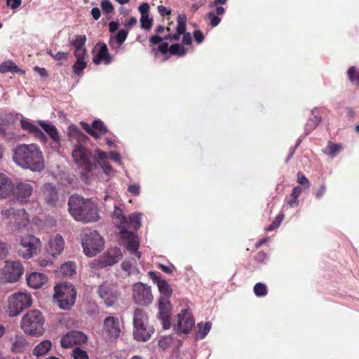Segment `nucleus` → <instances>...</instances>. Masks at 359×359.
Segmentation results:
<instances>
[{"mask_svg": "<svg viewBox=\"0 0 359 359\" xmlns=\"http://www.w3.org/2000/svg\"><path fill=\"white\" fill-rule=\"evenodd\" d=\"M14 162L22 168L32 171H41L44 168L42 151L36 144H21L13 151Z\"/></svg>", "mask_w": 359, "mask_h": 359, "instance_id": "obj_1", "label": "nucleus"}, {"mask_svg": "<svg viewBox=\"0 0 359 359\" xmlns=\"http://www.w3.org/2000/svg\"><path fill=\"white\" fill-rule=\"evenodd\" d=\"M69 212L73 218L84 223L94 222L99 219L97 205L89 199L79 195H72L68 201Z\"/></svg>", "mask_w": 359, "mask_h": 359, "instance_id": "obj_2", "label": "nucleus"}, {"mask_svg": "<svg viewBox=\"0 0 359 359\" xmlns=\"http://www.w3.org/2000/svg\"><path fill=\"white\" fill-rule=\"evenodd\" d=\"M112 219L114 223L121 229V244L130 252L131 255L139 259L141 257V252L138 251L140 245L138 238L135 233L127 231L128 220L123 210L118 207L114 208Z\"/></svg>", "mask_w": 359, "mask_h": 359, "instance_id": "obj_3", "label": "nucleus"}, {"mask_svg": "<svg viewBox=\"0 0 359 359\" xmlns=\"http://www.w3.org/2000/svg\"><path fill=\"white\" fill-rule=\"evenodd\" d=\"M158 292L161 294L158 301V320L163 329L167 330L171 327L172 309L169 298L172 294L173 291L170 285L165 280L161 279L159 276Z\"/></svg>", "mask_w": 359, "mask_h": 359, "instance_id": "obj_4", "label": "nucleus"}, {"mask_svg": "<svg viewBox=\"0 0 359 359\" xmlns=\"http://www.w3.org/2000/svg\"><path fill=\"white\" fill-rule=\"evenodd\" d=\"M72 157L75 164L82 170L81 175L86 178L93 169H97L95 162L97 157H95V152L93 154L91 150L81 144L74 145Z\"/></svg>", "mask_w": 359, "mask_h": 359, "instance_id": "obj_5", "label": "nucleus"}, {"mask_svg": "<svg viewBox=\"0 0 359 359\" xmlns=\"http://www.w3.org/2000/svg\"><path fill=\"white\" fill-rule=\"evenodd\" d=\"M44 319L42 313L36 309L29 311L21 320V328L32 337H38L43 332Z\"/></svg>", "mask_w": 359, "mask_h": 359, "instance_id": "obj_6", "label": "nucleus"}, {"mask_svg": "<svg viewBox=\"0 0 359 359\" xmlns=\"http://www.w3.org/2000/svg\"><path fill=\"white\" fill-rule=\"evenodd\" d=\"M32 301V295L28 292H15L8 297L6 313L10 317H15L30 307Z\"/></svg>", "mask_w": 359, "mask_h": 359, "instance_id": "obj_7", "label": "nucleus"}, {"mask_svg": "<svg viewBox=\"0 0 359 359\" xmlns=\"http://www.w3.org/2000/svg\"><path fill=\"white\" fill-rule=\"evenodd\" d=\"M54 298L62 309H69L75 303L76 292L72 284L62 283L54 287Z\"/></svg>", "mask_w": 359, "mask_h": 359, "instance_id": "obj_8", "label": "nucleus"}, {"mask_svg": "<svg viewBox=\"0 0 359 359\" xmlns=\"http://www.w3.org/2000/svg\"><path fill=\"white\" fill-rule=\"evenodd\" d=\"M81 244L84 253L88 257H93L102 250L104 242L100 233L93 230L84 233Z\"/></svg>", "mask_w": 359, "mask_h": 359, "instance_id": "obj_9", "label": "nucleus"}, {"mask_svg": "<svg viewBox=\"0 0 359 359\" xmlns=\"http://www.w3.org/2000/svg\"><path fill=\"white\" fill-rule=\"evenodd\" d=\"M33 191L34 187L30 182L27 181L19 182L12 184L11 196L13 197V201L20 205H24L29 202Z\"/></svg>", "mask_w": 359, "mask_h": 359, "instance_id": "obj_10", "label": "nucleus"}, {"mask_svg": "<svg viewBox=\"0 0 359 359\" xmlns=\"http://www.w3.org/2000/svg\"><path fill=\"white\" fill-rule=\"evenodd\" d=\"M23 271V266L20 261H6L0 270V278L8 283H15L22 276Z\"/></svg>", "mask_w": 359, "mask_h": 359, "instance_id": "obj_11", "label": "nucleus"}, {"mask_svg": "<svg viewBox=\"0 0 359 359\" xmlns=\"http://www.w3.org/2000/svg\"><path fill=\"white\" fill-rule=\"evenodd\" d=\"M40 241L33 235H25L20 239V246L18 252L20 257L25 259H29L36 253Z\"/></svg>", "mask_w": 359, "mask_h": 359, "instance_id": "obj_12", "label": "nucleus"}, {"mask_svg": "<svg viewBox=\"0 0 359 359\" xmlns=\"http://www.w3.org/2000/svg\"><path fill=\"white\" fill-rule=\"evenodd\" d=\"M133 299L135 304L147 306L153 300L151 290L149 286L141 282L133 285Z\"/></svg>", "mask_w": 359, "mask_h": 359, "instance_id": "obj_13", "label": "nucleus"}, {"mask_svg": "<svg viewBox=\"0 0 359 359\" xmlns=\"http://www.w3.org/2000/svg\"><path fill=\"white\" fill-rule=\"evenodd\" d=\"M122 257L120 248H111L98 259L93 261V265L97 269H103L117 263Z\"/></svg>", "mask_w": 359, "mask_h": 359, "instance_id": "obj_14", "label": "nucleus"}, {"mask_svg": "<svg viewBox=\"0 0 359 359\" xmlns=\"http://www.w3.org/2000/svg\"><path fill=\"white\" fill-rule=\"evenodd\" d=\"M194 325V320L189 309H182L177 315V323L174 330L177 334H188Z\"/></svg>", "mask_w": 359, "mask_h": 359, "instance_id": "obj_15", "label": "nucleus"}, {"mask_svg": "<svg viewBox=\"0 0 359 359\" xmlns=\"http://www.w3.org/2000/svg\"><path fill=\"white\" fill-rule=\"evenodd\" d=\"M98 294L108 306L114 305L120 297L117 285L106 283L100 286Z\"/></svg>", "mask_w": 359, "mask_h": 359, "instance_id": "obj_16", "label": "nucleus"}, {"mask_svg": "<svg viewBox=\"0 0 359 359\" xmlns=\"http://www.w3.org/2000/svg\"><path fill=\"white\" fill-rule=\"evenodd\" d=\"M102 331L108 339H116L121 333L118 318L113 316L107 317L104 320Z\"/></svg>", "mask_w": 359, "mask_h": 359, "instance_id": "obj_17", "label": "nucleus"}, {"mask_svg": "<svg viewBox=\"0 0 359 359\" xmlns=\"http://www.w3.org/2000/svg\"><path fill=\"white\" fill-rule=\"evenodd\" d=\"M1 215L4 219L13 218L18 225H25L27 221V213L25 209H15L13 207L4 208L1 211Z\"/></svg>", "mask_w": 359, "mask_h": 359, "instance_id": "obj_18", "label": "nucleus"}, {"mask_svg": "<svg viewBox=\"0 0 359 359\" xmlns=\"http://www.w3.org/2000/svg\"><path fill=\"white\" fill-rule=\"evenodd\" d=\"M80 124L87 133L95 139L100 138L108 132L104 122L100 119L94 121L91 126L83 121H81Z\"/></svg>", "mask_w": 359, "mask_h": 359, "instance_id": "obj_19", "label": "nucleus"}, {"mask_svg": "<svg viewBox=\"0 0 359 359\" xmlns=\"http://www.w3.org/2000/svg\"><path fill=\"white\" fill-rule=\"evenodd\" d=\"M87 341V336L79 331H72L64 335L60 341L63 348H70L76 344H81Z\"/></svg>", "mask_w": 359, "mask_h": 359, "instance_id": "obj_20", "label": "nucleus"}, {"mask_svg": "<svg viewBox=\"0 0 359 359\" xmlns=\"http://www.w3.org/2000/svg\"><path fill=\"white\" fill-rule=\"evenodd\" d=\"M158 51L163 53H169L171 55L178 56H184L187 53V50L182 45L172 44L168 46V43L162 41L160 36H158Z\"/></svg>", "mask_w": 359, "mask_h": 359, "instance_id": "obj_21", "label": "nucleus"}, {"mask_svg": "<svg viewBox=\"0 0 359 359\" xmlns=\"http://www.w3.org/2000/svg\"><path fill=\"white\" fill-rule=\"evenodd\" d=\"M95 157H97L95 162L97 168H102L103 172L107 175H110L114 172L112 166L107 161L108 155L106 152L100 149H96Z\"/></svg>", "mask_w": 359, "mask_h": 359, "instance_id": "obj_22", "label": "nucleus"}, {"mask_svg": "<svg viewBox=\"0 0 359 359\" xmlns=\"http://www.w3.org/2000/svg\"><path fill=\"white\" fill-rule=\"evenodd\" d=\"M154 329L149 324L134 326L133 336L139 341H146L154 333Z\"/></svg>", "mask_w": 359, "mask_h": 359, "instance_id": "obj_23", "label": "nucleus"}, {"mask_svg": "<svg viewBox=\"0 0 359 359\" xmlns=\"http://www.w3.org/2000/svg\"><path fill=\"white\" fill-rule=\"evenodd\" d=\"M97 46L99 47V50L94 55L93 62L95 65H99L101 62H104L106 65L110 64L112 61V57L109 53L107 45L104 43H98Z\"/></svg>", "mask_w": 359, "mask_h": 359, "instance_id": "obj_24", "label": "nucleus"}, {"mask_svg": "<svg viewBox=\"0 0 359 359\" xmlns=\"http://www.w3.org/2000/svg\"><path fill=\"white\" fill-rule=\"evenodd\" d=\"M48 246V252L50 255L53 257L60 255L64 250L65 241L63 238L57 234L49 241Z\"/></svg>", "mask_w": 359, "mask_h": 359, "instance_id": "obj_25", "label": "nucleus"}, {"mask_svg": "<svg viewBox=\"0 0 359 359\" xmlns=\"http://www.w3.org/2000/svg\"><path fill=\"white\" fill-rule=\"evenodd\" d=\"M12 180L6 174L0 172V199L9 197L12 192Z\"/></svg>", "mask_w": 359, "mask_h": 359, "instance_id": "obj_26", "label": "nucleus"}, {"mask_svg": "<svg viewBox=\"0 0 359 359\" xmlns=\"http://www.w3.org/2000/svg\"><path fill=\"white\" fill-rule=\"evenodd\" d=\"M149 5L147 3H143L139 6L141 27L146 30H150L153 25V20L149 16Z\"/></svg>", "mask_w": 359, "mask_h": 359, "instance_id": "obj_27", "label": "nucleus"}, {"mask_svg": "<svg viewBox=\"0 0 359 359\" xmlns=\"http://www.w3.org/2000/svg\"><path fill=\"white\" fill-rule=\"evenodd\" d=\"M26 280L30 287L38 289L47 281V277L43 273L33 272L27 276Z\"/></svg>", "mask_w": 359, "mask_h": 359, "instance_id": "obj_28", "label": "nucleus"}, {"mask_svg": "<svg viewBox=\"0 0 359 359\" xmlns=\"http://www.w3.org/2000/svg\"><path fill=\"white\" fill-rule=\"evenodd\" d=\"M43 196L48 204L55 205L58 200L56 187L50 183L45 184L43 187Z\"/></svg>", "mask_w": 359, "mask_h": 359, "instance_id": "obj_29", "label": "nucleus"}, {"mask_svg": "<svg viewBox=\"0 0 359 359\" xmlns=\"http://www.w3.org/2000/svg\"><path fill=\"white\" fill-rule=\"evenodd\" d=\"M20 125L24 130L28 131L29 133L34 135L35 137L43 140L46 137L43 131L36 125L33 124L27 119H22Z\"/></svg>", "mask_w": 359, "mask_h": 359, "instance_id": "obj_30", "label": "nucleus"}, {"mask_svg": "<svg viewBox=\"0 0 359 359\" xmlns=\"http://www.w3.org/2000/svg\"><path fill=\"white\" fill-rule=\"evenodd\" d=\"M12 341L11 350L13 353H22L29 346L27 339L22 335H16Z\"/></svg>", "mask_w": 359, "mask_h": 359, "instance_id": "obj_31", "label": "nucleus"}, {"mask_svg": "<svg viewBox=\"0 0 359 359\" xmlns=\"http://www.w3.org/2000/svg\"><path fill=\"white\" fill-rule=\"evenodd\" d=\"M39 125L55 143H60V138L57 130L54 125L48 124L43 121H39Z\"/></svg>", "mask_w": 359, "mask_h": 359, "instance_id": "obj_32", "label": "nucleus"}, {"mask_svg": "<svg viewBox=\"0 0 359 359\" xmlns=\"http://www.w3.org/2000/svg\"><path fill=\"white\" fill-rule=\"evenodd\" d=\"M52 344L49 340H45L39 343L33 350V355L37 357L47 353L50 349Z\"/></svg>", "mask_w": 359, "mask_h": 359, "instance_id": "obj_33", "label": "nucleus"}, {"mask_svg": "<svg viewBox=\"0 0 359 359\" xmlns=\"http://www.w3.org/2000/svg\"><path fill=\"white\" fill-rule=\"evenodd\" d=\"M148 323V318L144 311L141 309H136L133 313V325L138 326Z\"/></svg>", "mask_w": 359, "mask_h": 359, "instance_id": "obj_34", "label": "nucleus"}, {"mask_svg": "<svg viewBox=\"0 0 359 359\" xmlns=\"http://www.w3.org/2000/svg\"><path fill=\"white\" fill-rule=\"evenodd\" d=\"M20 68L11 60L4 62L0 65V72H19Z\"/></svg>", "mask_w": 359, "mask_h": 359, "instance_id": "obj_35", "label": "nucleus"}, {"mask_svg": "<svg viewBox=\"0 0 359 359\" xmlns=\"http://www.w3.org/2000/svg\"><path fill=\"white\" fill-rule=\"evenodd\" d=\"M212 324L210 322L205 323H199L198 324L197 337L200 339H203L211 329Z\"/></svg>", "mask_w": 359, "mask_h": 359, "instance_id": "obj_36", "label": "nucleus"}, {"mask_svg": "<svg viewBox=\"0 0 359 359\" xmlns=\"http://www.w3.org/2000/svg\"><path fill=\"white\" fill-rule=\"evenodd\" d=\"M60 272L68 277L72 276L75 273V264L73 262L65 263L60 266Z\"/></svg>", "mask_w": 359, "mask_h": 359, "instance_id": "obj_37", "label": "nucleus"}, {"mask_svg": "<svg viewBox=\"0 0 359 359\" xmlns=\"http://www.w3.org/2000/svg\"><path fill=\"white\" fill-rule=\"evenodd\" d=\"M87 67L86 60H76L72 66L73 72L75 75L81 76L83 70Z\"/></svg>", "mask_w": 359, "mask_h": 359, "instance_id": "obj_38", "label": "nucleus"}, {"mask_svg": "<svg viewBox=\"0 0 359 359\" xmlns=\"http://www.w3.org/2000/svg\"><path fill=\"white\" fill-rule=\"evenodd\" d=\"M341 148L342 147L341 144L329 142L323 152L325 154L333 157L341 150Z\"/></svg>", "mask_w": 359, "mask_h": 359, "instance_id": "obj_39", "label": "nucleus"}, {"mask_svg": "<svg viewBox=\"0 0 359 359\" xmlns=\"http://www.w3.org/2000/svg\"><path fill=\"white\" fill-rule=\"evenodd\" d=\"M348 76L351 83L359 86V69L354 67H350L348 70Z\"/></svg>", "mask_w": 359, "mask_h": 359, "instance_id": "obj_40", "label": "nucleus"}, {"mask_svg": "<svg viewBox=\"0 0 359 359\" xmlns=\"http://www.w3.org/2000/svg\"><path fill=\"white\" fill-rule=\"evenodd\" d=\"M140 215L133 213L129 216L128 228L133 226L134 229H137L140 226Z\"/></svg>", "mask_w": 359, "mask_h": 359, "instance_id": "obj_41", "label": "nucleus"}, {"mask_svg": "<svg viewBox=\"0 0 359 359\" xmlns=\"http://www.w3.org/2000/svg\"><path fill=\"white\" fill-rule=\"evenodd\" d=\"M254 292L258 297L265 296L267 294L266 285L262 283H256L254 286Z\"/></svg>", "mask_w": 359, "mask_h": 359, "instance_id": "obj_42", "label": "nucleus"}, {"mask_svg": "<svg viewBox=\"0 0 359 359\" xmlns=\"http://www.w3.org/2000/svg\"><path fill=\"white\" fill-rule=\"evenodd\" d=\"M186 26L187 24H177V33L173 35H169L168 36H165L166 39H170L171 40L177 41L179 39L180 34L186 33Z\"/></svg>", "mask_w": 359, "mask_h": 359, "instance_id": "obj_43", "label": "nucleus"}, {"mask_svg": "<svg viewBox=\"0 0 359 359\" xmlns=\"http://www.w3.org/2000/svg\"><path fill=\"white\" fill-rule=\"evenodd\" d=\"M86 41V37L85 35H77L75 39L72 41V46L74 48H85Z\"/></svg>", "mask_w": 359, "mask_h": 359, "instance_id": "obj_44", "label": "nucleus"}, {"mask_svg": "<svg viewBox=\"0 0 359 359\" xmlns=\"http://www.w3.org/2000/svg\"><path fill=\"white\" fill-rule=\"evenodd\" d=\"M72 355L74 359H88L87 352L79 347L73 349Z\"/></svg>", "mask_w": 359, "mask_h": 359, "instance_id": "obj_45", "label": "nucleus"}, {"mask_svg": "<svg viewBox=\"0 0 359 359\" xmlns=\"http://www.w3.org/2000/svg\"><path fill=\"white\" fill-rule=\"evenodd\" d=\"M101 8L102 11L106 13H112L114 11V6L111 2L109 0H102Z\"/></svg>", "mask_w": 359, "mask_h": 359, "instance_id": "obj_46", "label": "nucleus"}, {"mask_svg": "<svg viewBox=\"0 0 359 359\" xmlns=\"http://www.w3.org/2000/svg\"><path fill=\"white\" fill-rule=\"evenodd\" d=\"M206 17L210 20V24L212 27L218 25L221 22V19L213 11L208 13Z\"/></svg>", "mask_w": 359, "mask_h": 359, "instance_id": "obj_47", "label": "nucleus"}, {"mask_svg": "<svg viewBox=\"0 0 359 359\" xmlns=\"http://www.w3.org/2000/svg\"><path fill=\"white\" fill-rule=\"evenodd\" d=\"M121 268L123 271H126L128 275L134 273L136 270L130 261H124L121 264Z\"/></svg>", "mask_w": 359, "mask_h": 359, "instance_id": "obj_48", "label": "nucleus"}, {"mask_svg": "<svg viewBox=\"0 0 359 359\" xmlns=\"http://www.w3.org/2000/svg\"><path fill=\"white\" fill-rule=\"evenodd\" d=\"M128 31L126 30V29H120L116 36V41H117V43H118V45H121L126 39L127 38V36H128Z\"/></svg>", "mask_w": 359, "mask_h": 359, "instance_id": "obj_49", "label": "nucleus"}, {"mask_svg": "<svg viewBox=\"0 0 359 359\" xmlns=\"http://www.w3.org/2000/svg\"><path fill=\"white\" fill-rule=\"evenodd\" d=\"M74 55L76 60H86V48H75Z\"/></svg>", "mask_w": 359, "mask_h": 359, "instance_id": "obj_50", "label": "nucleus"}, {"mask_svg": "<svg viewBox=\"0 0 359 359\" xmlns=\"http://www.w3.org/2000/svg\"><path fill=\"white\" fill-rule=\"evenodd\" d=\"M158 268L167 274H172L176 270L175 266L172 264L168 266L158 264Z\"/></svg>", "mask_w": 359, "mask_h": 359, "instance_id": "obj_51", "label": "nucleus"}, {"mask_svg": "<svg viewBox=\"0 0 359 359\" xmlns=\"http://www.w3.org/2000/svg\"><path fill=\"white\" fill-rule=\"evenodd\" d=\"M69 57V53L68 52H61L59 51L57 53H55L53 56V59L57 61H66L67 60Z\"/></svg>", "mask_w": 359, "mask_h": 359, "instance_id": "obj_52", "label": "nucleus"}, {"mask_svg": "<svg viewBox=\"0 0 359 359\" xmlns=\"http://www.w3.org/2000/svg\"><path fill=\"white\" fill-rule=\"evenodd\" d=\"M8 254V245L6 243L0 241V259H5Z\"/></svg>", "mask_w": 359, "mask_h": 359, "instance_id": "obj_53", "label": "nucleus"}, {"mask_svg": "<svg viewBox=\"0 0 359 359\" xmlns=\"http://www.w3.org/2000/svg\"><path fill=\"white\" fill-rule=\"evenodd\" d=\"M149 42L151 46H153L151 50V53L154 56H157V49H156L154 47V46L157 45V34H155L151 36L149 39Z\"/></svg>", "mask_w": 359, "mask_h": 359, "instance_id": "obj_54", "label": "nucleus"}, {"mask_svg": "<svg viewBox=\"0 0 359 359\" xmlns=\"http://www.w3.org/2000/svg\"><path fill=\"white\" fill-rule=\"evenodd\" d=\"M22 4V0H6V4L11 9L18 8Z\"/></svg>", "mask_w": 359, "mask_h": 359, "instance_id": "obj_55", "label": "nucleus"}, {"mask_svg": "<svg viewBox=\"0 0 359 359\" xmlns=\"http://www.w3.org/2000/svg\"><path fill=\"white\" fill-rule=\"evenodd\" d=\"M302 192V188L300 187H295L292 191L291 196L294 198V203H298V198Z\"/></svg>", "mask_w": 359, "mask_h": 359, "instance_id": "obj_56", "label": "nucleus"}, {"mask_svg": "<svg viewBox=\"0 0 359 359\" xmlns=\"http://www.w3.org/2000/svg\"><path fill=\"white\" fill-rule=\"evenodd\" d=\"M171 10L168 8L163 6H158V13L163 17H167V20H169V15L170 14Z\"/></svg>", "mask_w": 359, "mask_h": 359, "instance_id": "obj_57", "label": "nucleus"}, {"mask_svg": "<svg viewBox=\"0 0 359 359\" xmlns=\"http://www.w3.org/2000/svg\"><path fill=\"white\" fill-rule=\"evenodd\" d=\"M140 187L138 184L130 185L128 188V191L134 196H138L140 194Z\"/></svg>", "mask_w": 359, "mask_h": 359, "instance_id": "obj_58", "label": "nucleus"}, {"mask_svg": "<svg viewBox=\"0 0 359 359\" xmlns=\"http://www.w3.org/2000/svg\"><path fill=\"white\" fill-rule=\"evenodd\" d=\"M194 38L196 42H197L198 43H201L203 42L204 39V36L201 31L196 30L194 32Z\"/></svg>", "mask_w": 359, "mask_h": 359, "instance_id": "obj_59", "label": "nucleus"}, {"mask_svg": "<svg viewBox=\"0 0 359 359\" xmlns=\"http://www.w3.org/2000/svg\"><path fill=\"white\" fill-rule=\"evenodd\" d=\"M297 182L301 184H306L308 187H309L308 179L301 172L297 174Z\"/></svg>", "mask_w": 359, "mask_h": 359, "instance_id": "obj_60", "label": "nucleus"}, {"mask_svg": "<svg viewBox=\"0 0 359 359\" xmlns=\"http://www.w3.org/2000/svg\"><path fill=\"white\" fill-rule=\"evenodd\" d=\"M34 71L38 73L43 78L47 77L48 76L47 71L45 68L36 66L34 67Z\"/></svg>", "mask_w": 359, "mask_h": 359, "instance_id": "obj_61", "label": "nucleus"}, {"mask_svg": "<svg viewBox=\"0 0 359 359\" xmlns=\"http://www.w3.org/2000/svg\"><path fill=\"white\" fill-rule=\"evenodd\" d=\"M182 43L184 45H189L191 43V36L188 32L183 34Z\"/></svg>", "mask_w": 359, "mask_h": 359, "instance_id": "obj_62", "label": "nucleus"}, {"mask_svg": "<svg viewBox=\"0 0 359 359\" xmlns=\"http://www.w3.org/2000/svg\"><path fill=\"white\" fill-rule=\"evenodd\" d=\"M284 218V215L282 213H280L276 216V217L273 221V224L274 226H276L277 228L280 226V223L282 222L283 219Z\"/></svg>", "mask_w": 359, "mask_h": 359, "instance_id": "obj_63", "label": "nucleus"}, {"mask_svg": "<svg viewBox=\"0 0 359 359\" xmlns=\"http://www.w3.org/2000/svg\"><path fill=\"white\" fill-rule=\"evenodd\" d=\"M137 23V19L135 17H130L124 25L128 28H132Z\"/></svg>", "mask_w": 359, "mask_h": 359, "instance_id": "obj_64", "label": "nucleus"}]
</instances>
